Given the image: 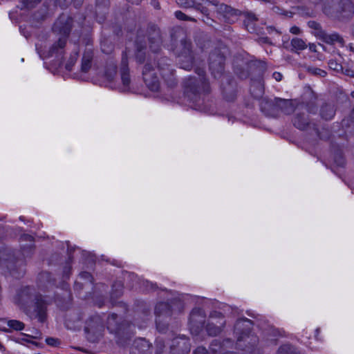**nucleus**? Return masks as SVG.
Returning a JSON list of instances; mask_svg holds the SVG:
<instances>
[{"instance_id": "obj_1", "label": "nucleus", "mask_w": 354, "mask_h": 354, "mask_svg": "<svg viewBox=\"0 0 354 354\" xmlns=\"http://www.w3.org/2000/svg\"><path fill=\"white\" fill-rule=\"evenodd\" d=\"M154 64H151L148 59L142 69L143 80L147 88L153 92L160 90V82L156 75L158 69L162 79L169 87H174L177 84L174 74L172 61L167 57H156Z\"/></svg>"}, {"instance_id": "obj_2", "label": "nucleus", "mask_w": 354, "mask_h": 354, "mask_svg": "<svg viewBox=\"0 0 354 354\" xmlns=\"http://www.w3.org/2000/svg\"><path fill=\"white\" fill-rule=\"evenodd\" d=\"M14 302L30 317L36 318L41 323L46 321L48 304L34 287L27 286L19 289Z\"/></svg>"}, {"instance_id": "obj_3", "label": "nucleus", "mask_w": 354, "mask_h": 354, "mask_svg": "<svg viewBox=\"0 0 354 354\" xmlns=\"http://www.w3.org/2000/svg\"><path fill=\"white\" fill-rule=\"evenodd\" d=\"M147 39L149 48L153 54H158L162 47V37L160 28L155 24H149L146 29H139L136 40L137 62L142 64L146 60L145 50L147 48Z\"/></svg>"}, {"instance_id": "obj_4", "label": "nucleus", "mask_w": 354, "mask_h": 354, "mask_svg": "<svg viewBox=\"0 0 354 354\" xmlns=\"http://www.w3.org/2000/svg\"><path fill=\"white\" fill-rule=\"evenodd\" d=\"M171 50L178 58L180 68L190 70L194 64V57L192 44L187 38L186 32L180 27L173 28L170 31Z\"/></svg>"}, {"instance_id": "obj_5", "label": "nucleus", "mask_w": 354, "mask_h": 354, "mask_svg": "<svg viewBox=\"0 0 354 354\" xmlns=\"http://www.w3.org/2000/svg\"><path fill=\"white\" fill-rule=\"evenodd\" d=\"M225 53V52L220 48L213 50L209 56V68L215 79L222 78L221 89L224 97L227 100L231 101L234 98V90L233 81L230 79V76L224 73Z\"/></svg>"}, {"instance_id": "obj_6", "label": "nucleus", "mask_w": 354, "mask_h": 354, "mask_svg": "<svg viewBox=\"0 0 354 354\" xmlns=\"http://www.w3.org/2000/svg\"><path fill=\"white\" fill-rule=\"evenodd\" d=\"M195 71L198 75V77H189L184 81L185 95L190 102L195 104L194 109L203 111L198 102L202 94L209 93L210 86L205 77L204 68L198 67Z\"/></svg>"}, {"instance_id": "obj_7", "label": "nucleus", "mask_w": 354, "mask_h": 354, "mask_svg": "<svg viewBox=\"0 0 354 354\" xmlns=\"http://www.w3.org/2000/svg\"><path fill=\"white\" fill-rule=\"evenodd\" d=\"M72 26L73 19L68 15L62 14L56 20L53 26V31L61 36L50 48L48 56L59 57L63 55Z\"/></svg>"}, {"instance_id": "obj_8", "label": "nucleus", "mask_w": 354, "mask_h": 354, "mask_svg": "<svg viewBox=\"0 0 354 354\" xmlns=\"http://www.w3.org/2000/svg\"><path fill=\"white\" fill-rule=\"evenodd\" d=\"M136 324L138 328L143 327L138 324H132L126 320H122L115 313H111L106 320V328L110 333L114 335L118 342L125 341L135 333Z\"/></svg>"}, {"instance_id": "obj_9", "label": "nucleus", "mask_w": 354, "mask_h": 354, "mask_svg": "<svg viewBox=\"0 0 354 354\" xmlns=\"http://www.w3.org/2000/svg\"><path fill=\"white\" fill-rule=\"evenodd\" d=\"M324 12L339 21L349 19L354 15V3L351 0H327Z\"/></svg>"}, {"instance_id": "obj_10", "label": "nucleus", "mask_w": 354, "mask_h": 354, "mask_svg": "<svg viewBox=\"0 0 354 354\" xmlns=\"http://www.w3.org/2000/svg\"><path fill=\"white\" fill-rule=\"evenodd\" d=\"M261 109L266 115L275 116L281 111L285 114H290L295 111L292 102L289 100L275 98L274 100H262Z\"/></svg>"}, {"instance_id": "obj_11", "label": "nucleus", "mask_w": 354, "mask_h": 354, "mask_svg": "<svg viewBox=\"0 0 354 354\" xmlns=\"http://www.w3.org/2000/svg\"><path fill=\"white\" fill-rule=\"evenodd\" d=\"M226 324L224 315L216 310L212 311L209 313V318L205 322L203 328L208 335L216 336L218 335L223 330Z\"/></svg>"}, {"instance_id": "obj_12", "label": "nucleus", "mask_w": 354, "mask_h": 354, "mask_svg": "<svg viewBox=\"0 0 354 354\" xmlns=\"http://www.w3.org/2000/svg\"><path fill=\"white\" fill-rule=\"evenodd\" d=\"M209 352L210 354H237L234 344L230 338L223 341L214 339L209 345Z\"/></svg>"}, {"instance_id": "obj_13", "label": "nucleus", "mask_w": 354, "mask_h": 354, "mask_svg": "<svg viewBox=\"0 0 354 354\" xmlns=\"http://www.w3.org/2000/svg\"><path fill=\"white\" fill-rule=\"evenodd\" d=\"M259 342L257 336L251 334L243 335L237 337L236 343L234 344L235 350L239 349L247 353L255 354V347Z\"/></svg>"}, {"instance_id": "obj_14", "label": "nucleus", "mask_w": 354, "mask_h": 354, "mask_svg": "<svg viewBox=\"0 0 354 354\" xmlns=\"http://www.w3.org/2000/svg\"><path fill=\"white\" fill-rule=\"evenodd\" d=\"M205 313L200 308H194L189 316V328L192 333L198 335L205 324Z\"/></svg>"}, {"instance_id": "obj_15", "label": "nucleus", "mask_w": 354, "mask_h": 354, "mask_svg": "<svg viewBox=\"0 0 354 354\" xmlns=\"http://www.w3.org/2000/svg\"><path fill=\"white\" fill-rule=\"evenodd\" d=\"M84 330L97 338L102 337L104 330L103 319L99 315H91L86 322Z\"/></svg>"}, {"instance_id": "obj_16", "label": "nucleus", "mask_w": 354, "mask_h": 354, "mask_svg": "<svg viewBox=\"0 0 354 354\" xmlns=\"http://www.w3.org/2000/svg\"><path fill=\"white\" fill-rule=\"evenodd\" d=\"M213 10L216 11L229 24L234 23L237 19V17L241 14L239 10L234 9L225 3H219L217 0Z\"/></svg>"}, {"instance_id": "obj_17", "label": "nucleus", "mask_w": 354, "mask_h": 354, "mask_svg": "<svg viewBox=\"0 0 354 354\" xmlns=\"http://www.w3.org/2000/svg\"><path fill=\"white\" fill-rule=\"evenodd\" d=\"M299 108L296 109V114L292 120L294 126L300 130L313 129L315 134L320 139H323L324 137L321 136L317 126L314 123H310L308 121V117L304 113L299 111Z\"/></svg>"}, {"instance_id": "obj_18", "label": "nucleus", "mask_w": 354, "mask_h": 354, "mask_svg": "<svg viewBox=\"0 0 354 354\" xmlns=\"http://www.w3.org/2000/svg\"><path fill=\"white\" fill-rule=\"evenodd\" d=\"M190 351V343L188 337L179 335L171 339L170 354H188Z\"/></svg>"}, {"instance_id": "obj_19", "label": "nucleus", "mask_w": 354, "mask_h": 354, "mask_svg": "<svg viewBox=\"0 0 354 354\" xmlns=\"http://www.w3.org/2000/svg\"><path fill=\"white\" fill-rule=\"evenodd\" d=\"M120 73L122 83L121 90L123 92L128 91L130 88L131 75L129 68L128 55L126 50L122 51V53Z\"/></svg>"}, {"instance_id": "obj_20", "label": "nucleus", "mask_w": 354, "mask_h": 354, "mask_svg": "<svg viewBox=\"0 0 354 354\" xmlns=\"http://www.w3.org/2000/svg\"><path fill=\"white\" fill-rule=\"evenodd\" d=\"M151 347L152 344L145 338H137L130 348V354H151Z\"/></svg>"}, {"instance_id": "obj_21", "label": "nucleus", "mask_w": 354, "mask_h": 354, "mask_svg": "<svg viewBox=\"0 0 354 354\" xmlns=\"http://www.w3.org/2000/svg\"><path fill=\"white\" fill-rule=\"evenodd\" d=\"M192 2L193 5L191 6V8L207 16L213 10L214 4L216 3V0H193Z\"/></svg>"}, {"instance_id": "obj_22", "label": "nucleus", "mask_w": 354, "mask_h": 354, "mask_svg": "<svg viewBox=\"0 0 354 354\" xmlns=\"http://www.w3.org/2000/svg\"><path fill=\"white\" fill-rule=\"evenodd\" d=\"M109 7V0H95L96 20L102 24L106 19Z\"/></svg>"}, {"instance_id": "obj_23", "label": "nucleus", "mask_w": 354, "mask_h": 354, "mask_svg": "<svg viewBox=\"0 0 354 354\" xmlns=\"http://www.w3.org/2000/svg\"><path fill=\"white\" fill-rule=\"evenodd\" d=\"M252 322L248 318L239 319L234 325V334L236 337L248 335L252 330Z\"/></svg>"}, {"instance_id": "obj_24", "label": "nucleus", "mask_w": 354, "mask_h": 354, "mask_svg": "<svg viewBox=\"0 0 354 354\" xmlns=\"http://www.w3.org/2000/svg\"><path fill=\"white\" fill-rule=\"evenodd\" d=\"M8 256L7 259H2V257H0V263L5 264L11 274H15L14 272L15 269L17 266H23L24 265V261L17 257L15 254H8Z\"/></svg>"}, {"instance_id": "obj_25", "label": "nucleus", "mask_w": 354, "mask_h": 354, "mask_svg": "<svg viewBox=\"0 0 354 354\" xmlns=\"http://www.w3.org/2000/svg\"><path fill=\"white\" fill-rule=\"evenodd\" d=\"M252 65V63L241 60V63L234 64V71L240 79L245 80L249 77L250 70Z\"/></svg>"}, {"instance_id": "obj_26", "label": "nucleus", "mask_w": 354, "mask_h": 354, "mask_svg": "<svg viewBox=\"0 0 354 354\" xmlns=\"http://www.w3.org/2000/svg\"><path fill=\"white\" fill-rule=\"evenodd\" d=\"M21 241L29 242L28 244L21 247V254L24 257H28L31 255L34 250V238L30 234H22L20 237Z\"/></svg>"}, {"instance_id": "obj_27", "label": "nucleus", "mask_w": 354, "mask_h": 354, "mask_svg": "<svg viewBox=\"0 0 354 354\" xmlns=\"http://www.w3.org/2000/svg\"><path fill=\"white\" fill-rule=\"evenodd\" d=\"M41 0H23V3L24 7L30 9L34 8L38 3L40 2ZM57 3L59 5H62V0H56ZM64 4L63 6H67L68 3H73L75 8L79 7L82 5L83 0H63Z\"/></svg>"}, {"instance_id": "obj_28", "label": "nucleus", "mask_w": 354, "mask_h": 354, "mask_svg": "<svg viewBox=\"0 0 354 354\" xmlns=\"http://www.w3.org/2000/svg\"><path fill=\"white\" fill-rule=\"evenodd\" d=\"M284 331L279 328H274L273 326L268 325L263 329V333L267 337L268 340L276 343V341L279 337H282Z\"/></svg>"}, {"instance_id": "obj_29", "label": "nucleus", "mask_w": 354, "mask_h": 354, "mask_svg": "<svg viewBox=\"0 0 354 354\" xmlns=\"http://www.w3.org/2000/svg\"><path fill=\"white\" fill-rule=\"evenodd\" d=\"M156 317L169 318L171 315V306L167 302H159L155 307Z\"/></svg>"}, {"instance_id": "obj_30", "label": "nucleus", "mask_w": 354, "mask_h": 354, "mask_svg": "<svg viewBox=\"0 0 354 354\" xmlns=\"http://www.w3.org/2000/svg\"><path fill=\"white\" fill-rule=\"evenodd\" d=\"M93 57V50L90 48L86 49L82 59L81 64V71L83 73H87L92 66V60Z\"/></svg>"}, {"instance_id": "obj_31", "label": "nucleus", "mask_w": 354, "mask_h": 354, "mask_svg": "<svg viewBox=\"0 0 354 354\" xmlns=\"http://www.w3.org/2000/svg\"><path fill=\"white\" fill-rule=\"evenodd\" d=\"M321 40L328 44H335V43H337L340 46H344L345 44L344 39L336 32L327 34L325 32Z\"/></svg>"}, {"instance_id": "obj_32", "label": "nucleus", "mask_w": 354, "mask_h": 354, "mask_svg": "<svg viewBox=\"0 0 354 354\" xmlns=\"http://www.w3.org/2000/svg\"><path fill=\"white\" fill-rule=\"evenodd\" d=\"M335 114V109L333 104H324L320 109V116L326 120H331Z\"/></svg>"}, {"instance_id": "obj_33", "label": "nucleus", "mask_w": 354, "mask_h": 354, "mask_svg": "<svg viewBox=\"0 0 354 354\" xmlns=\"http://www.w3.org/2000/svg\"><path fill=\"white\" fill-rule=\"evenodd\" d=\"M117 73V66L116 64L111 60L109 62H107L106 68H105V77L107 79L108 81L112 82Z\"/></svg>"}, {"instance_id": "obj_34", "label": "nucleus", "mask_w": 354, "mask_h": 354, "mask_svg": "<svg viewBox=\"0 0 354 354\" xmlns=\"http://www.w3.org/2000/svg\"><path fill=\"white\" fill-rule=\"evenodd\" d=\"M308 26L310 29L313 30V33L316 37L319 39H322L325 31L322 30L321 25L319 23L315 21H309L308 22Z\"/></svg>"}, {"instance_id": "obj_35", "label": "nucleus", "mask_w": 354, "mask_h": 354, "mask_svg": "<svg viewBox=\"0 0 354 354\" xmlns=\"http://www.w3.org/2000/svg\"><path fill=\"white\" fill-rule=\"evenodd\" d=\"M290 44L292 46L291 50L296 53L299 50H303L307 47L306 42L302 39L298 37L293 38L291 40Z\"/></svg>"}, {"instance_id": "obj_36", "label": "nucleus", "mask_w": 354, "mask_h": 354, "mask_svg": "<svg viewBox=\"0 0 354 354\" xmlns=\"http://www.w3.org/2000/svg\"><path fill=\"white\" fill-rule=\"evenodd\" d=\"M122 290L123 286L120 283L117 282L113 285L111 292V300L113 304L118 298L122 296L123 293Z\"/></svg>"}, {"instance_id": "obj_37", "label": "nucleus", "mask_w": 354, "mask_h": 354, "mask_svg": "<svg viewBox=\"0 0 354 354\" xmlns=\"http://www.w3.org/2000/svg\"><path fill=\"white\" fill-rule=\"evenodd\" d=\"M257 17L253 14H248L246 18L244 21V24L247 28V30L250 32H254L256 31V28L254 27V22L257 21Z\"/></svg>"}, {"instance_id": "obj_38", "label": "nucleus", "mask_w": 354, "mask_h": 354, "mask_svg": "<svg viewBox=\"0 0 354 354\" xmlns=\"http://www.w3.org/2000/svg\"><path fill=\"white\" fill-rule=\"evenodd\" d=\"M39 280L44 283L50 285H55V279L52 277V274L48 272H42L39 274Z\"/></svg>"}, {"instance_id": "obj_39", "label": "nucleus", "mask_w": 354, "mask_h": 354, "mask_svg": "<svg viewBox=\"0 0 354 354\" xmlns=\"http://www.w3.org/2000/svg\"><path fill=\"white\" fill-rule=\"evenodd\" d=\"M277 354H297V351L293 346L286 344L280 346Z\"/></svg>"}, {"instance_id": "obj_40", "label": "nucleus", "mask_w": 354, "mask_h": 354, "mask_svg": "<svg viewBox=\"0 0 354 354\" xmlns=\"http://www.w3.org/2000/svg\"><path fill=\"white\" fill-rule=\"evenodd\" d=\"M8 326L17 331H20L24 329L25 324L19 320L12 319L8 322Z\"/></svg>"}, {"instance_id": "obj_41", "label": "nucleus", "mask_w": 354, "mask_h": 354, "mask_svg": "<svg viewBox=\"0 0 354 354\" xmlns=\"http://www.w3.org/2000/svg\"><path fill=\"white\" fill-rule=\"evenodd\" d=\"M78 57V51L75 50L74 53L71 55L69 59L68 60L67 63L66 64L65 68L67 71H71L72 70V67L76 62Z\"/></svg>"}, {"instance_id": "obj_42", "label": "nucleus", "mask_w": 354, "mask_h": 354, "mask_svg": "<svg viewBox=\"0 0 354 354\" xmlns=\"http://www.w3.org/2000/svg\"><path fill=\"white\" fill-rule=\"evenodd\" d=\"M163 318L164 317H156V319L157 329L160 333H165L168 327V325L163 322Z\"/></svg>"}, {"instance_id": "obj_43", "label": "nucleus", "mask_w": 354, "mask_h": 354, "mask_svg": "<svg viewBox=\"0 0 354 354\" xmlns=\"http://www.w3.org/2000/svg\"><path fill=\"white\" fill-rule=\"evenodd\" d=\"M307 71L310 73L312 75L320 76V77H325L326 75V72L321 68H316V67H308Z\"/></svg>"}, {"instance_id": "obj_44", "label": "nucleus", "mask_w": 354, "mask_h": 354, "mask_svg": "<svg viewBox=\"0 0 354 354\" xmlns=\"http://www.w3.org/2000/svg\"><path fill=\"white\" fill-rule=\"evenodd\" d=\"M174 15L179 20H182V21H194V22L196 21V19L185 15V13H183L180 10L176 11L175 13H174Z\"/></svg>"}, {"instance_id": "obj_45", "label": "nucleus", "mask_w": 354, "mask_h": 354, "mask_svg": "<svg viewBox=\"0 0 354 354\" xmlns=\"http://www.w3.org/2000/svg\"><path fill=\"white\" fill-rule=\"evenodd\" d=\"M328 64L329 68L333 71H343L342 66L340 64L337 63L335 60L330 59V60H329Z\"/></svg>"}, {"instance_id": "obj_46", "label": "nucleus", "mask_w": 354, "mask_h": 354, "mask_svg": "<svg viewBox=\"0 0 354 354\" xmlns=\"http://www.w3.org/2000/svg\"><path fill=\"white\" fill-rule=\"evenodd\" d=\"M71 261H68L66 263V266L64 267L63 269V279L64 280L67 279L69 278V276L71 274Z\"/></svg>"}, {"instance_id": "obj_47", "label": "nucleus", "mask_w": 354, "mask_h": 354, "mask_svg": "<svg viewBox=\"0 0 354 354\" xmlns=\"http://www.w3.org/2000/svg\"><path fill=\"white\" fill-rule=\"evenodd\" d=\"M156 354H161L165 348V342H163V340L158 339L156 342Z\"/></svg>"}, {"instance_id": "obj_48", "label": "nucleus", "mask_w": 354, "mask_h": 354, "mask_svg": "<svg viewBox=\"0 0 354 354\" xmlns=\"http://www.w3.org/2000/svg\"><path fill=\"white\" fill-rule=\"evenodd\" d=\"M305 109L310 113H316L317 106L315 102H310L305 105Z\"/></svg>"}, {"instance_id": "obj_49", "label": "nucleus", "mask_w": 354, "mask_h": 354, "mask_svg": "<svg viewBox=\"0 0 354 354\" xmlns=\"http://www.w3.org/2000/svg\"><path fill=\"white\" fill-rule=\"evenodd\" d=\"M176 3L183 8H190L191 6L193 5V0H176Z\"/></svg>"}, {"instance_id": "obj_50", "label": "nucleus", "mask_w": 354, "mask_h": 354, "mask_svg": "<svg viewBox=\"0 0 354 354\" xmlns=\"http://www.w3.org/2000/svg\"><path fill=\"white\" fill-rule=\"evenodd\" d=\"M46 342L48 345L52 346H57L60 344V341L54 337H47L46 339Z\"/></svg>"}, {"instance_id": "obj_51", "label": "nucleus", "mask_w": 354, "mask_h": 354, "mask_svg": "<svg viewBox=\"0 0 354 354\" xmlns=\"http://www.w3.org/2000/svg\"><path fill=\"white\" fill-rule=\"evenodd\" d=\"M80 278L82 279L86 280L87 281L92 283L93 282V277L91 273L88 272H82L80 274Z\"/></svg>"}, {"instance_id": "obj_52", "label": "nucleus", "mask_w": 354, "mask_h": 354, "mask_svg": "<svg viewBox=\"0 0 354 354\" xmlns=\"http://www.w3.org/2000/svg\"><path fill=\"white\" fill-rule=\"evenodd\" d=\"M335 162L339 167H343L345 164L344 158L341 153L337 154L335 158Z\"/></svg>"}, {"instance_id": "obj_53", "label": "nucleus", "mask_w": 354, "mask_h": 354, "mask_svg": "<svg viewBox=\"0 0 354 354\" xmlns=\"http://www.w3.org/2000/svg\"><path fill=\"white\" fill-rule=\"evenodd\" d=\"M193 354H210L209 351H207L205 347L198 346L194 351Z\"/></svg>"}, {"instance_id": "obj_54", "label": "nucleus", "mask_w": 354, "mask_h": 354, "mask_svg": "<svg viewBox=\"0 0 354 354\" xmlns=\"http://www.w3.org/2000/svg\"><path fill=\"white\" fill-rule=\"evenodd\" d=\"M145 286H146V289L147 290H156L157 289V285L156 283H153L152 282H150V281H146L145 282H144Z\"/></svg>"}, {"instance_id": "obj_55", "label": "nucleus", "mask_w": 354, "mask_h": 354, "mask_svg": "<svg viewBox=\"0 0 354 354\" xmlns=\"http://www.w3.org/2000/svg\"><path fill=\"white\" fill-rule=\"evenodd\" d=\"M252 87H253V86H251L250 91H251V93L252 95H254L255 97H259L262 95L263 88H262V86L259 84L258 85V92L256 94H254L253 91H252Z\"/></svg>"}, {"instance_id": "obj_56", "label": "nucleus", "mask_w": 354, "mask_h": 354, "mask_svg": "<svg viewBox=\"0 0 354 354\" xmlns=\"http://www.w3.org/2000/svg\"><path fill=\"white\" fill-rule=\"evenodd\" d=\"M290 32L294 35H299L301 33V30L299 27L295 26L290 28Z\"/></svg>"}, {"instance_id": "obj_57", "label": "nucleus", "mask_w": 354, "mask_h": 354, "mask_svg": "<svg viewBox=\"0 0 354 354\" xmlns=\"http://www.w3.org/2000/svg\"><path fill=\"white\" fill-rule=\"evenodd\" d=\"M272 77L273 78H274L277 82H279L282 80V77H283V75L281 73H279V72H274L273 74H272Z\"/></svg>"}, {"instance_id": "obj_58", "label": "nucleus", "mask_w": 354, "mask_h": 354, "mask_svg": "<svg viewBox=\"0 0 354 354\" xmlns=\"http://www.w3.org/2000/svg\"><path fill=\"white\" fill-rule=\"evenodd\" d=\"M67 248H68V261H71L72 259V249L71 248L69 241L66 242ZM73 250H75V248H73Z\"/></svg>"}, {"instance_id": "obj_59", "label": "nucleus", "mask_w": 354, "mask_h": 354, "mask_svg": "<svg viewBox=\"0 0 354 354\" xmlns=\"http://www.w3.org/2000/svg\"><path fill=\"white\" fill-rule=\"evenodd\" d=\"M151 5L157 10H159L160 8V3L158 0H151Z\"/></svg>"}, {"instance_id": "obj_60", "label": "nucleus", "mask_w": 354, "mask_h": 354, "mask_svg": "<svg viewBox=\"0 0 354 354\" xmlns=\"http://www.w3.org/2000/svg\"><path fill=\"white\" fill-rule=\"evenodd\" d=\"M343 73L346 75L347 76H349V77H353L354 76V71L351 69H349V68H346L345 69L344 71H343Z\"/></svg>"}, {"instance_id": "obj_61", "label": "nucleus", "mask_w": 354, "mask_h": 354, "mask_svg": "<svg viewBox=\"0 0 354 354\" xmlns=\"http://www.w3.org/2000/svg\"><path fill=\"white\" fill-rule=\"evenodd\" d=\"M316 45L314 44H309V49L312 52H317Z\"/></svg>"}, {"instance_id": "obj_62", "label": "nucleus", "mask_w": 354, "mask_h": 354, "mask_svg": "<svg viewBox=\"0 0 354 354\" xmlns=\"http://www.w3.org/2000/svg\"><path fill=\"white\" fill-rule=\"evenodd\" d=\"M75 288H76V289H82L83 288V284L80 283V282L76 281L75 283Z\"/></svg>"}, {"instance_id": "obj_63", "label": "nucleus", "mask_w": 354, "mask_h": 354, "mask_svg": "<svg viewBox=\"0 0 354 354\" xmlns=\"http://www.w3.org/2000/svg\"><path fill=\"white\" fill-rule=\"evenodd\" d=\"M262 39L263 40V42L269 43V38L268 37H264V38H262Z\"/></svg>"}, {"instance_id": "obj_64", "label": "nucleus", "mask_w": 354, "mask_h": 354, "mask_svg": "<svg viewBox=\"0 0 354 354\" xmlns=\"http://www.w3.org/2000/svg\"><path fill=\"white\" fill-rule=\"evenodd\" d=\"M349 48L351 51L354 52V47L351 44H349Z\"/></svg>"}]
</instances>
